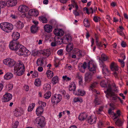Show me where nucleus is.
<instances>
[{
	"instance_id": "f257e3e1",
	"label": "nucleus",
	"mask_w": 128,
	"mask_h": 128,
	"mask_svg": "<svg viewBox=\"0 0 128 128\" xmlns=\"http://www.w3.org/2000/svg\"><path fill=\"white\" fill-rule=\"evenodd\" d=\"M25 68L22 62L18 63L17 66H15L14 67V73L16 76H22L24 72Z\"/></svg>"
},
{
	"instance_id": "f03ea898",
	"label": "nucleus",
	"mask_w": 128,
	"mask_h": 128,
	"mask_svg": "<svg viewBox=\"0 0 128 128\" xmlns=\"http://www.w3.org/2000/svg\"><path fill=\"white\" fill-rule=\"evenodd\" d=\"M1 29L7 33L11 32L13 28V26L11 24L8 22L2 23L0 24Z\"/></svg>"
},
{
	"instance_id": "7ed1b4c3",
	"label": "nucleus",
	"mask_w": 128,
	"mask_h": 128,
	"mask_svg": "<svg viewBox=\"0 0 128 128\" xmlns=\"http://www.w3.org/2000/svg\"><path fill=\"white\" fill-rule=\"evenodd\" d=\"M104 92L106 94V96L108 98L107 95L110 96V98H112V100H116L117 99L116 95L114 92L112 91V89L111 87V85L110 84H108V87L107 90L105 91Z\"/></svg>"
},
{
	"instance_id": "20e7f679",
	"label": "nucleus",
	"mask_w": 128,
	"mask_h": 128,
	"mask_svg": "<svg viewBox=\"0 0 128 128\" xmlns=\"http://www.w3.org/2000/svg\"><path fill=\"white\" fill-rule=\"evenodd\" d=\"M20 45L19 44V42L16 41L12 40L10 42L9 47L11 50L15 51L16 50L17 48H18L17 47H19Z\"/></svg>"
},
{
	"instance_id": "39448f33",
	"label": "nucleus",
	"mask_w": 128,
	"mask_h": 128,
	"mask_svg": "<svg viewBox=\"0 0 128 128\" xmlns=\"http://www.w3.org/2000/svg\"><path fill=\"white\" fill-rule=\"evenodd\" d=\"M3 62L4 64L10 67H12L15 64L16 65V66H17L18 64H16V62L14 60L8 58L4 60Z\"/></svg>"
},
{
	"instance_id": "423d86ee",
	"label": "nucleus",
	"mask_w": 128,
	"mask_h": 128,
	"mask_svg": "<svg viewBox=\"0 0 128 128\" xmlns=\"http://www.w3.org/2000/svg\"><path fill=\"white\" fill-rule=\"evenodd\" d=\"M45 118L42 116L40 117L39 118H37L36 119V121L37 123L41 127H44L45 125V122H44Z\"/></svg>"
},
{
	"instance_id": "0eeeda50",
	"label": "nucleus",
	"mask_w": 128,
	"mask_h": 128,
	"mask_svg": "<svg viewBox=\"0 0 128 128\" xmlns=\"http://www.w3.org/2000/svg\"><path fill=\"white\" fill-rule=\"evenodd\" d=\"M72 37L69 34H67L63 37L62 39V43L67 44L70 42L72 41Z\"/></svg>"
},
{
	"instance_id": "6e6552de",
	"label": "nucleus",
	"mask_w": 128,
	"mask_h": 128,
	"mask_svg": "<svg viewBox=\"0 0 128 128\" xmlns=\"http://www.w3.org/2000/svg\"><path fill=\"white\" fill-rule=\"evenodd\" d=\"M93 74L91 72L86 73L85 75V81L87 82H89L92 79Z\"/></svg>"
},
{
	"instance_id": "1a4fd4ad",
	"label": "nucleus",
	"mask_w": 128,
	"mask_h": 128,
	"mask_svg": "<svg viewBox=\"0 0 128 128\" xmlns=\"http://www.w3.org/2000/svg\"><path fill=\"white\" fill-rule=\"evenodd\" d=\"M12 95L11 94L9 93H6L3 96L2 102H8L12 99Z\"/></svg>"
},
{
	"instance_id": "9d476101",
	"label": "nucleus",
	"mask_w": 128,
	"mask_h": 128,
	"mask_svg": "<svg viewBox=\"0 0 128 128\" xmlns=\"http://www.w3.org/2000/svg\"><path fill=\"white\" fill-rule=\"evenodd\" d=\"M18 9L20 11L23 13V14H24L25 12L28 10V8L25 5H22L20 6Z\"/></svg>"
},
{
	"instance_id": "9b49d317",
	"label": "nucleus",
	"mask_w": 128,
	"mask_h": 128,
	"mask_svg": "<svg viewBox=\"0 0 128 128\" xmlns=\"http://www.w3.org/2000/svg\"><path fill=\"white\" fill-rule=\"evenodd\" d=\"M19 47V48H20V49L18 50L17 49L15 52L19 56H23L24 51L25 49V47L21 44Z\"/></svg>"
},
{
	"instance_id": "f8f14e48",
	"label": "nucleus",
	"mask_w": 128,
	"mask_h": 128,
	"mask_svg": "<svg viewBox=\"0 0 128 128\" xmlns=\"http://www.w3.org/2000/svg\"><path fill=\"white\" fill-rule=\"evenodd\" d=\"M110 68L112 71H118L119 70L118 66L117 64L114 62L111 63L110 65Z\"/></svg>"
},
{
	"instance_id": "ddd939ff",
	"label": "nucleus",
	"mask_w": 128,
	"mask_h": 128,
	"mask_svg": "<svg viewBox=\"0 0 128 128\" xmlns=\"http://www.w3.org/2000/svg\"><path fill=\"white\" fill-rule=\"evenodd\" d=\"M16 0H10L6 2V6L8 7H12L15 6L17 4Z\"/></svg>"
},
{
	"instance_id": "4468645a",
	"label": "nucleus",
	"mask_w": 128,
	"mask_h": 128,
	"mask_svg": "<svg viewBox=\"0 0 128 128\" xmlns=\"http://www.w3.org/2000/svg\"><path fill=\"white\" fill-rule=\"evenodd\" d=\"M20 34L17 32H14L12 35V36L13 39L12 40L16 41L20 37Z\"/></svg>"
},
{
	"instance_id": "2eb2a0df",
	"label": "nucleus",
	"mask_w": 128,
	"mask_h": 128,
	"mask_svg": "<svg viewBox=\"0 0 128 128\" xmlns=\"http://www.w3.org/2000/svg\"><path fill=\"white\" fill-rule=\"evenodd\" d=\"M38 11L34 10L31 9L28 12V14L31 16H36L38 15Z\"/></svg>"
},
{
	"instance_id": "dca6fc26",
	"label": "nucleus",
	"mask_w": 128,
	"mask_h": 128,
	"mask_svg": "<svg viewBox=\"0 0 128 128\" xmlns=\"http://www.w3.org/2000/svg\"><path fill=\"white\" fill-rule=\"evenodd\" d=\"M44 30L46 32L50 33L52 30V27L49 24H46L44 27Z\"/></svg>"
},
{
	"instance_id": "f3484780",
	"label": "nucleus",
	"mask_w": 128,
	"mask_h": 128,
	"mask_svg": "<svg viewBox=\"0 0 128 128\" xmlns=\"http://www.w3.org/2000/svg\"><path fill=\"white\" fill-rule=\"evenodd\" d=\"M44 111V108L42 106L38 107L36 110V113L38 116H40Z\"/></svg>"
},
{
	"instance_id": "a211bd4d",
	"label": "nucleus",
	"mask_w": 128,
	"mask_h": 128,
	"mask_svg": "<svg viewBox=\"0 0 128 128\" xmlns=\"http://www.w3.org/2000/svg\"><path fill=\"white\" fill-rule=\"evenodd\" d=\"M87 63L86 62H84L82 65L80 67L78 66V69L81 72L84 73L85 72V70L87 66Z\"/></svg>"
},
{
	"instance_id": "6ab92c4d",
	"label": "nucleus",
	"mask_w": 128,
	"mask_h": 128,
	"mask_svg": "<svg viewBox=\"0 0 128 128\" xmlns=\"http://www.w3.org/2000/svg\"><path fill=\"white\" fill-rule=\"evenodd\" d=\"M87 116V115L85 112L82 113L79 115L78 118L80 120H83L86 118Z\"/></svg>"
},
{
	"instance_id": "aec40b11",
	"label": "nucleus",
	"mask_w": 128,
	"mask_h": 128,
	"mask_svg": "<svg viewBox=\"0 0 128 128\" xmlns=\"http://www.w3.org/2000/svg\"><path fill=\"white\" fill-rule=\"evenodd\" d=\"M73 52L74 54H76L80 57L82 56V51L79 49L78 48H74L73 50Z\"/></svg>"
},
{
	"instance_id": "412c9836",
	"label": "nucleus",
	"mask_w": 128,
	"mask_h": 128,
	"mask_svg": "<svg viewBox=\"0 0 128 128\" xmlns=\"http://www.w3.org/2000/svg\"><path fill=\"white\" fill-rule=\"evenodd\" d=\"M96 118L94 117L93 119L92 116H90L87 118V120L89 123L91 124H92L95 123L96 122Z\"/></svg>"
},
{
	"instance_id": "4be33fe9",
	"label": "nucleus",
	"mask_w": 128,
	"mask_h": 128,
	"mask_svg": "<svg viewBox=\"0 0 128 128\" xmlns=\"http://www.w3.org/2000/svg\"><path fill=\"white\" fill-rule=\"evenodd\" d=\"M73 45L72 43H69L66 46V50L68 52H70L73 48Z\"/></svg>"
},
{
	"instance_id": "5701e85b",
	"label": "nucleus",
	"mask_w": 128,
	"mask_h": 128,
	"mask_svg": "<svg viewBox=\"0 0 128 128\" xmlns=\"http://www.w3.org/2000/svg\"><path fill=\"white\" fill-rule=\"evenodd\" d=\"M69 86V90L70 91H74L76 89V85L74 82H72Z\"/></svg>"
},
{
	"instance_id": "b1692460",
	"label": "nucleus",
	"mask_w": 128,
	"mask_h": 128,
	"mask_svg": "<svg viewBox=\"0 0 128 128\" xmlns=\"http://www.w3.org/2000/svg\"><path fill=\"white\" fill-rule=\"evenodd\" d=\"M24 26V24L23 22L20 21H18L16 23V27L19 29H22Z\"/></svg>"
},
{
	"instance_id": "393cba45",
	"label": "nucleus",
	"mask_w": 128,
	"mask_h": 128,
	"mask_svg": "<svg viewBox=\"0 0 128 128\" xmlns=\"http://www.w3.org/2000/svg\"><path fill=\"white\" fill-rule=\"evenodd\" d=\"M42 53L43 55H45L47 57H48L51 54V52L50 50L46 49L44 51H42Z\"/></svg>"
},
{
	"instance_id": "a878e982",
	"label": "nucleus",
	"mask_w": 128,
	"mask_h": 128,
	"mask_svg": "<svg viewBox=\"0 0 128 128\" xmlns=\"http://www.w3.org/2000/svg\"><path fill=\"white\" fill-rule=\"evenodd\" d=\"M13 77V74L11 73L8 72L6 73L4 76V78L6 80H9Z\"/></svg>"
},
{
	"instance_id": "bb28decb",
	"label": "nucleus",
	"mask_w": 128,
	"mask_h": 128,
	"mask_svg": "<svg viewBox=\"0 0 128 128\" xmlns=\"http://www.w3.org/2000/svg\"><path fill=\"white\" fill-rule=\"evenodd\" d=\"M44 61L43 59L41 58L38 59L36 62V64L38 66H42L44 64Z\"/></svg>"
},
{
	"instance_id": "cd10ccee",
	"label": "nucleus",
	"mask_w": 128,
	"mask_h": 128,
	"mask_svg": "<svg viewBox=\"0 0 128 128\" xmlns=\"http://www.w3.org/2000/svg\"><path fill=\"white\" fill-rule=\"evenodd\" d=\"M38 28L36 26L32 25L31 27V32L34 34L38 30Z\"/></svg>"
},
{
	"instance_id": "c85d7f7f",
	"label": "nucleus",
	"mask_w": 128,
	"mask_h": 128,
	"mask_svg": "<svg viewBox=\"0 0 128 128\" xmlns=\"http://www.w3.org/2000/svg\"><path fill=\"white\" fill-rule=\"evenodd\" d=\"M77 90L78 92L76 94L78 96H83L85 94V92L84 90L80 89H78Z\"/></svg>"
},
{
	"instance_id": "c756f323",
	"label": "nucleus",
	"mask_w": 128,
	"mask_h": 128,
	"mask_svg": "<svg viewBox=\"0 0 128 128\" xmlns=\"http://www.w3.org/2000/svg\"><path fill=\"white\" fill-rule=\"evenodd\" d=\"M46 74L48 78H51L54 75L53 72L50 70H48L46 72Z\"/></svg>"
},
{
	"instance_id": "7c9ffc66",
	"label": "nucleus",
	"mask_w": 128,
	"mask_h": 128,
	"mask_svg": "<svg viewBox=\"0 0 128 128\" xmlns=\"http://www.w3.org/2000/svg\"><path fill=\"white\" fill-rule=\"evenodd\" d=\"M22 113L20 112V111L18 109L15 110L14 111V115L16 117L19 116L21 115Z\"/></svg>"
},
{
	"instance_id": "2f4dec72",
	"label": "nucleus",
	"mask_w": 128,
	"mask_h": 128,
	"mask_svg": "<svg viewBox=\"0 0 128 128\" xmlns=\"http://www.w3.org/2000/svg\"><path fill=\"white\" fill-rule=\"evenodd\" d=\"M84 26L86 27H89L90 26V22L88 19L85 18L84 21Z\"/></svg>"
},
{
	"instance_id": "473e14b6",
	"label": "nucleus",
	"mask_w": 128,
	"mask_h": 128,
	"mask_svg": "<svg viewBox=\"0 0 128 128\" xmlns=\"http://www.w3.org/2000/svg\"><path fill=\"white\" fill-rule=\"evenodd\" d=\"M39 19L43 23H46L48 22V20L46 18L42 16L39 17Z\"/></svg>"
},
{
	"instance_id": "72a5a7b5",
	"label": "nucleus",
	"mask_w": 128,
	"mask_h": 128,
	"mask_svg": "<svg viewBox=\"0 0 128 128\" xmlns=\"http://www.w3.org/2000/svg\"><path fill=\"white\" fill-rule=\"evenodd\" d=\"M51 88V86L50 84H45L44 88V89L45 91L49 90Z\"/></svg>"
},
{
	"instance_id": "f704fd0d",
	"label": "nucleus",
	"mask_w": 128,
	"mask_h": 128,
	"mask_svg": "<svg viewBox=\"0 0 128 128\" xmlns=\"http://www.w3.org/2000/svg\"><path fill=\"white\" fill-rule=\"evenodd\" d=\"M107 83L108 82L107 81L103 80L100 82V85L102 87L106 88Z\"/></svg>"
},
{
	"instance_id": "c9c22d12",
	"label": "nucleus",
	"mask_w": 128,
	"mask_h": 128,
	"mask_svg": "<svg viewBox=\"0 0 128 128\" xmlns=\"http://www.w3.org/2000/svg\"><path fill=\"white\" fill-rule=\"evenodd\" d=\"M56 104L58 103L62 99V96L60 94H56Z\"/></svg>"
},
{
	"instance_id": "e433bc0d",
	"label": "nucleus",
	"mask_w": 128,
	"mask_h": 128,
	"mask_svg": "<svg viewBox=\"0 0 128 128\" xmlns=\"http://www.w3.org/2000/svg\"><path fill=\"white\" fill-rule=\"evenodd\" d=\"M41 81L40 79H36L34 83L35 85L37 86H40L41 84Z\"/></svg>"
},
{
	"instance_id": "4c0bfd02",
	"label": "nucleus",
	"mask_w": 128,
	"mask_h": 128,
	"mask_svg": "<svg viewBox=\"0 0 128 128\" xmlns=\"http://www.w3.org/2000/svg\"><path fill=\"white\" fill-rule=\"evenodd\" d=\"M58 81V77L56 76L53 77L52 80V83L53 84H55Z\"/></svg>"
},
{
	"instance_id": "58836bf2",
	"label": "nucleus",
	"mask_w": 128,
	"mask_h": 128,
	"mask_svg": "<svg viewBox=\"0 0 128 128\" xmlns=\"http://www.w3.org/2000/svg\"><path fill=\"white\" fill-rule=\"evenodd\" d=\"M51 95V92H48L44 94V98L46 99H48L50 97Z\"/></svg>"
},
{
	"instance_id": "ea45409f",
	"label": "nucleus",
	"mask_w": 128,
	"mask_h": 128,
	"mask_svg": "<svg viewBox=\"0 0 128 128\" xmlns=\"http://www.w3.org/2000/svg\"><path fill=\"white\" fill-rule=\"evenodd\" d=\"M89 69V71L92 73V74H93L95 73L96 72V68L95 66L94 65H93L92 67L90 68Z\"/></svg>"
},
{
	"instance_id": "a19ab883",
	"label": "nucleus",
	"mask_w": 128,
	"mask_h": 128,
	"mask_svg": "<svg viewBox=\"0 0 128 128\" xmlns=\"http://www.w3.org/2000/svg\"><path fill=\"white\" fill-rule=\"evenodd\" d=\"M35 104H34L32 103V104L28 108V112L31 111L32 110L33 108L35 106Z\"/></svg>"
},
{
	"instance_id": "79ce46f5",
	"label": "nucleus",
	"mask_w": 128,
	"mask_h": 128,
	"mask_svg": "<svg viewBox=\"0 0 128 128\" xmlns=\"http://www.w3.org/2000/svg\"><path fill=\"white\" fill-rule=\"evenodd\" d=\"M29 52L28 50H27L26 48L24 51L23 56H28L29 54Z\"/></svg>"
},
{
	"instance_id": "37998d69",
	"label": "nucleus",
	"mask_w": 128,
	"mask_h": 128,
	"mask_svg": "<svg viewBox=\"0 0 128 128\" xmlns=\"http://www.w3.org/2000/svg\"><path fill=\"white\" fill-rule=\"evenodd\" d=\"M102 72L104 74H106L109 72V71L108 68L106 67L102 68Z\"/></svg>"
},
{
	"instance_id": "c03bdc74",
	"label": "nucleus",
	"mask_w": 128,
	"mask_h": 128,
	"mask_svg": "<svg viewBox=\"0 0 128 128\" xmlns=\"http://www.w3.org/2000/svg\"><path fill=\"white\" fill-rule=\"evenodd\" d=\"M115 124L117 126H121L122 125V121L118 119L116 121Z\"/></svg>"
},
{
	"instance_id": "a18cd8bd",
	"label": "nucleus",
	"mask_w": 128,
	"mask_h": 128,
	"mask_svg": "<svg viewBox=\"0 0 128 128\" xmlns=\"http://www.w3.org/2000/svg\"><path fill=\"white\" fill-rule=\"evenodd\" d=\"M56 94H54L53 96L52 97V102L53 103H56Z\"/></svg>"
},
{
	"instance_id": "49530a36",
	"label": "nucleus",
	"mask_w": 128,
	"mask_h": 128,
	"mask_svg": "<svg viewBox=\"0 0 128 128\" xmlns=\"http://www.w3.org/2000/svg\"><path fill=\"white\" fill-rule=\"evenodd\" d=\"M58 40H57L56 39H55L54 41L56 42V43H58V44H62V39L60 38L59 37L58 38Z\"/></svg>"
},
{
	"instance_id": "de8ad7c7",
	"label": "nucleus",
	"mask_w": 128,
	"mask_h": 128,
	"mask_svg": "<svg viewBox=\"0 0 128 128\" xmlns=\"http://www.w3.org/2000/svg\"><path fill=\"white\" fill-rule=\"evenodd\" d=\"M101 58L102 60L104 61H106L108 59V57L106 56L104 54H102Z\"/></svg>"
},
{
	"instance_id": "09e8293b",
	"label": "nucleus",
	"mask_w": 128,
	"mask_h": 128,
	"mask_svg": "<svg viewBox=\"0 0 128 128\" xmlns=\"http://www.w3.org/2000/svg\"><path fill=\"white\" fill-rule=\"evenodd\" d=\"M6 6V2L4 1H0V8L1 6L3 8L4 6Z\"/></svg>"
},
{
	"instance_id": "8fccbe9b",
	"label": "nucleus",
	"mask_w": 128,
	"mask_h": 128,
	"mask_svg": "<svg viewBox=\"0 0 128 128\" xmlns=\"http://www.w3.org/2000/svg\"><path fill=\"white\" fill-rule=\"evenodd\" d=\"M38 103L40 105H41L42 107H45L46 106V103L45 102H43L42 101H39L38 102Z\"/></svg>"
},
{
	"instance_id": "3c124183",
	"label": "nucleus",
	"mask_w": 128,
	"mask_h": 128,
	"mask_svg": "<svg viewBox=\"0 0 128 128\" xmlns=\"http://www.w3.org/2000/svg\"><path fill=\"white\" fill-rule=\"evenodd\" d=\"M93 20L95 22H97L98 21L100 20V18L99 17L96 16H94V17Z\"/></svg>"
},
{
	"instance_id": "603ef678",
	"label": "nucleus",
	"mask_w": 128,
	"mask_h": 128,
	"mask_svg": "<svg viewBox=\"0 0 128 128\" xmlns=\"http://www.w3.org/2000/svg\"><path fill=\"white\" fill-rule=\"evenodd\" d=\"M74 101L75 102H77L78 101L81 102L82 101V98H74Z\"/></svg>"
},
{
	"instance_id": "864d4df0",
	"label": "nucleus",
	"mask_w": 128,
	"mask_h": 128,
	"mask_svg": "<svg viewBox=\"0 0 128 128\" xmlns=\"http://www.w3.org/2000/svg\"><path fill=\"white\" fill-rule=\"evenodd\" d=\"M62 78L64 80H66V81H69L71 80V78L68 77H67L66 76H63Z\"/></svg>"
},
{
	"instance_id": "5fc2aeb1",
	"label": "nucleus",
	"mask_w": 128,
	"mask_h": 128,
	"mask_svg": "<svg viewBox=\"0 0 128 128\" xmlns=\"http://www.w3.org/2000/svg\"><path fill=\"white\" fill-rule=\"evenodd\" d=\"M59 30L57 29H55L54 31V34L57 36H59Z\"/></svg>"
},
{
	"instance_id": "6e6d98bb",
	"label": "nucleus",
	"mask_w": 128,
	"mask_h": 128,
	"mask_svg": "<svg viewBox=\"0 0 128 128\" xmlns=\"http://www.w3.org/2000/svg\"><path fill=\"white\" fill-rule=\"evenodd\" d=\"M98 84V83L96 82H94L90 86V88H95L96 85Z\"/></svg>"
},
{
	"instance_id": "4d7b16f0",
	"label": "nucleus",
	"mask_w": 128,
	"mask_h": 128,
	"mask_svg": "<svg viewBox=\"0 0 128 128\" xmlns=\"http://www.w3.org/2000/svg\"><path fill=\"white\" fill-rule=\"evenodd\" d=\"M63 50L60 49L58 50L57 52V54L58 55L62 56L63 55Z\"/></svg>"
},
{
	"instance_id": "13d9d810",
	"label": "nucleus",
	"mask_w": 128,
	"mask_h": 128,
	"mask_svg": "<svg viewBox=\"0 0 128 128\" xmlns=\"http://www.w3.org/2000/svg\"><path fill=\"white\" fill-rule=\"evenodd\" d=\"M59 36H63L64 34V32L61 29H60L59 30Z\"/></svg>"
},
{
	"instance_id": "bf43d9fd",
	"label": "nucleus",
	"mask_w": 128,
	"mask_h": 128,
	"mask_svg": "<svg viewBox=\"0 0 128 128\" xmlns=\"http://www.w3.org/2000/svg\"><path fill=\"white\" fill-rule=\"evenodd\" d=\"M96 46L98 47V48H100V47H102L103 46V45L102 44V43L101 42H97L96 43Z\"/></svg>"
},
{
	"instance_id": "052dcab7",
	"label": "nucleus",
	"mask_w": 128,
	"mask_h": 128,
	"mask_svg": "<svg viewBox=\"0 0 128 128\" xmlns=\"http://www.w3.org/2000/svg\"><path fill=\"white\" fill-rule=\"evenodd\" d=\"M19 124V122L18 121H16L15 122L14 124V125L13 126V128H16L18 126V125Z\"/></svg>"
},
{
	"instance_id": "680f3d73",
	"label": "nucleus",
	"mask_w": 128,
	"mask_h": 128,
	"mask_svg": "<svg viewBox=\"0 0 128 128\" xmlns=\"http://www.w3.org/2000/svg\"><path fill=\"white\" fill-rule=\"evenodd\" d=\"M32 75L35 77H37L38 76V72L36 71H35L34 73L32 74Z\"/></svg>"
},
{
	"instance_id": "e2e57ef3",
	"label": "nucleus",
	"mask_w": 128,
	"mask_h": 128,
	"mask_svg": "<svg viewBox=\"0 0 128 128\" xmlns=\"http://www.w3.org/2000/svg\"><path fill=\"white\" fill-rule=\"evenodd\" d=\"M73 13L76 16H78L80 15L79 12L77 11V10H75Z\"/></svg>"
},
{
	"instance_id": "0e129e2a",
	"label": "nucleus",
	"mask_w": 128,
	"mask_h": 128,
	"mask_svg": "<svg viewBox=\"0 0 128 128\" xmlns=\"http://www.w3.org/2000/svg\"><path fill=\"white\" fill-rule=\"evenodd\" d=\"M113 71L114 72L113 73V74L114 75L116 78H118V73L116 72V71Z\"/></svg>"
},
{
	"instance_id": "69168bd1",
	"label": "nucleus",
	"mask_w": 128,
	"mask_h": 128,
	"mask_svg": "<svg viewBox=\"0 0 128 128\" xmlns=\"http://www.w3.org/2000/svg\"><path fill=\"white\" fill-rule=\"evenodd\" d=\"M122 46L123 47H125L126 45V44L125 42L122 41L121 44Z\"/></svg>"
},
{
	"instance_id": "338daca9",
	"label": "nucleus",
	"mask_w": 128,
	"mask_h": 128,
	"mask_svg": "<svg viewBox=\"0 0 128 128\" xmlns=\"http://www.w3.org/2000/svg\"><path fill=\"white\" fill-rule=\"evenodd\" d=\"M72 2H73L72 3L74 4H75V7L76 8V9L75 10H77L78 8V5H77V4L74 1L72 0Z\"/></svg>"
},
{
	"instance_id": "774afa93",
	"label": "nucleus",
	"mask_w": 128,
	"mask_h": 128,
	"mask_svg": "<svg viewBox=\"0 0 128 128\" xmlns=\"http://www.w3.org/2000/svg\"><path fill=\"white\" fill-rule=\"evenodd\" d=\"M103 108V107L101 106L98 109V114H100V113L99 112H100L102 111V110Z\"/></svg>"
}]
</instances>
